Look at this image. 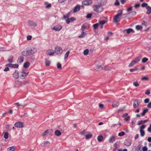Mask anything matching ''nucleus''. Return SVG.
Returning a JSON list of instances; mask_svg holds the SVG:
<instances>
[{
    "label": "nucleus",
    "instance_id": "nucleus-1",
    "mask_svg": "<svg viewBox=\"0 0 151 151\" xmlns=\"http://www.w3.org/2000/svg\"><path fill=\"white\" fill-rule=\"evenodd\" d=\"M37 52V49L34 47H29L23 50L21 53L22 55L24 56H28L35 54Z\"/></svg>",
    "mask_w": 151,
    "mask_h": 151
},
{
    "label": "nucleus",
    "instance_id": "nucleus-2",
    "mask_svg": "<svg viewBox=\"0 0 151 151\" xmlns=\"http://www.w3.org/2000/svg\"><path fill=\"white\" fill-rule=\"evenodd\" d=\"M93 11L97 13H100L103 10V8L100 4L94 5L93 6Z\"/></svg>",
    "mask_w": 151,
    "mask_h": 151
},
{
    "label": "nucleus",
    "instance_id": "nucleus-3",
    "mask_svg": "<svg viewBox=\"0 0 151 151\" xmlns=\"http://www.w3.org/2000/svg\"><path fill=\"white\" fill-rule=\"evenodd\" d=\"M122 11L120 10L119 12L114 16L113 19V22L115 23L119 22L120 19V17L122 15Z\"/></svg>",
    "mask_w": 151,
    "mask_h": 151
},
{
    "label": "nucleus",
    "instance_id": "nucleus-4",
    "mask_svg": "<svg viewBox=\"0 0 151 151\" xmlns=\"http://www.w3.org/2000/svg\"><path fill=\"white\" fill-rule=\"evenodd\" d=\"M54 52L57 55H60L62 54L63 50L61 47L57 46L55 47Z\"/></svg>",
    "mask_w": 151,
    "mask_h": 151
},
{
    "label": "nucleus",
    "instance_id": "nucleus-5",
    "mask_svg": "<svg viewBox=\"0 0 151 151\" xmlns=\"http://www.w3.org/2000/svg\"><path fill=\"white\" fill-rule=\"evenodd\" d=\"M140 60L139 57H137L135 58L130 63L128 66L130 68L132 67L135 64L138 63Z\"/></svg>",
    "mask_w": 151,
    "mask_h": 151
},
{
    "label": "nucleus",
    "instance_id": "nucleus-6",
    "mask_svg": "<svg viewBox=\"0 0 151 151\" xmlns=\"http://www.w3.org/2000/svg\"><path fill=\"white\" fill-rule=\"evenodd\" d=\"M15 127L18 128H22L24 127L23 123L22 122H16L14 124Z\"/></svg>",
    "mask_w": 151,
    "mask_h": 151
},
{
    "label": "nucleus",
    "instance_id": "nucleus-7",
    "mask_svg": "<svg viewBox=\"0 0 151 151\" xmlns=\"http://www.w3.org/2000/svg\"><path fill=\"white\" fill-rule=\"evenodd\" d=\"M92 1L91 0H84L82 2V4L84 5H88L92 4Z\"/></svg>",
    "mask_w": 151,
    "mask_h": 151
},
{
    "label": "nucleus",
    "instance_id": "nucleus-8",
    "mask_svg": "<svg viewBox=\"0 0 151 151\" xmlns=\"http://www.w3.org/2000/svg\"><path fill=\"white\" fill-rule=\"evenodd\" d=\"M65 19L66 20V23L68 24H69L70 22L73 21L75 20V18L74 17H72L69 19L68 17H65Z\"/></svg>",
    "mask_w": 151,
    "mask_h": 151
},
{
    "label": "nucleus",
    "instance_id": "nucleus-9",
    "mask_svg": "<svg viewBox=\"0 0 151 151\" xmlns=\"http://www.w3.org/2000/svg\"><path fill=\"white\" fill-rule=\"evenodd\" d=\"M97 69L98 70H101L104 69L106 70H111V68L110 67L107 68V66H103L102 65H100L98 67Z\"/></svg>",
    "mask_w": 151,
    "mask_h": 151
},
{
    "label": "nucleus",
    "instance_id": "nucleus-10",
    "mask_svg": "<svg viewBox=\"0 0 151 151\" xmlns=\"http://www.w3.org/2000/svg\"><path fill=\"white\" fill-rule=\"evenodd\" d=\"M55 53L54 51L51 49H49L47 51L46 54L49 56H53Z\"/></svg>",
    "mask_w": 151,
    "mask_h": 151
},
{
    "label": "nucleus",
    "instance_id": "nucleus-11",
    "mask_svg": "<svg viewBox=\"0 0 151 151\" xmlns=\"http://www.w3.org/2000/svg\"><path fill=\"white\" fill-rule=\"evenodd\" d=\"M132 141L130 139H126L124 142V144L127 146H129L131 145Z\"/></svg>",
    "mask_w": 151,
    "mask_h": 151
},
{
    "label": "nucleus",
    "instance_id": "nucleus-12",
    "mask_svg": "<svg viewBox=\"0 0 151 151\" xmlns=\"http://www.w3.org/2000/svg\"><path fill=\"white\" fill-rule=\"evenodd\" d=\"M62 28V27L60 25H58L54 26L52 29L56 31H58L61 30Z\"/></svg>",
    "mask_w": 151,
    "mask_h": 151
},
{
    "label": "nucleus",
    "instance_id": "nucleus-13",
    "mask_svg": "<svg viewBox=\"0 0 151 151\" xmlns=\"http://www.w3.org/2000/svg\"><path fill=\"white\" fill-rule=\"evenodd\" d=\"M27 73H26L24 72H20L19 73V77L21 79H24L26 77Z\"/></svg>",
    "mask_w": 151,
    "mask_h": 151
},
{
    "label": "nucleus",
    "instance_id": "nucleus-14",
    "mask_svg": "<svg viewBox=\"0 0 151 151\" xmlns=\"http://www.w3.org/2000/svg\"><path fill=\"white\" fill-rule=\"evenodd\" d=\"M116 139V137L114 135H112L109 137V142L110 143H113L114 142Z\"/></svg>",
    "mask_w": 151,
    "mask_h": 151
},
{
    "label": "nucleus",
    "instance_id": "nucleus-15",
    "mask_svg": "<svg viewBox=\"0 0 151 151\" xmlns=\"http://www.w3.org/2000/svg\"><path fill=\"white\" fill-rule=\"evenodd\" d=\"M86 25H88L86 23L84 24H83L81 28V31H84L85 29H88L89 28V26H87Z\"/></svg>",
    "mask_w": 151,
    "mask_h": 151
},
{
    "label": "nucleus",
    "instance_id": "nucleus-16",
    "mask_svg": "<svg viewBox=\"0 0 151 151\" xmlns=\"http://www.w3.org/2000/svg\"><path fill=\"white\" fill-rule=\"evenodd\" d=\"M133 107L134 108H137L139 106L138 100L137 99L135 100L134 101Z\"/></svg>",
    "mask_w": 151,
    "mask_h": 151
},
{
    "label": "nucleus",
    "instance_id": "nucleus-17",
    "mask_svg": "<svg viewBox=\"0 0 151 151\" xmlns=\"http://www.w3.org/2000/svg\"><path fill=\"white\" fill-rule=\"evenodd\" d=\"M6 66H8L11 68H17L19 66V65L17 64H8L6 65Z\"/></svg>",
    "mask_w": 151,
    "mask_h": 151
},
{
    "label": "nucleus",
    "instance_id": "nucleus-18",
    "mask_svg": "<svg viewBox=\"0 0 151 151\" xmlns=\"http://www.w3.org/2000/svg\"><path fill=\"white\" fill-rule=\"evenodd\" d=\"M19 72L18 71L16 70L15 72L13 74V76L15 78H17L19 77Z\"/></svg>",
    "mask_w": 151,
    "mask_h": 151
},
{
    "label": "nucleus",
    "instance_id": "nucleus-19",
    "mask_svg": "<svg viewBox=\"0 0 151 151\" xmlns=\"http://www.w3.org/2000/svg\"><path fill=\"white\" fill-rule=\"evenodd\" d=\"M124 32H126L127 34H129L131 32H132L133 33L134 32V31L132 28H129L124 30Z\"/></svg>",
    "mask_w": 151,
    "mask_h": 151
},
{
    "label": "nucleus",
    "instance_id": "nucleus-20",
    "mask_svg": "<svg viewBox=\"0 0 151 151\" xmlns=\"http://www.w3.org/2000/svg\"><path fill=\"white\" fill-rule=\"evenodd\" d=\"M87 35V33L85 32L84 31H81V34L79 35L78 37L82 38L85 37Z\"/></svg>",
    "mask_w": 151,
    "mask_h": 151
},
{
    "label": "nucleus",
    "instance_id": "nucleus-21",
    "mask_svg": "<svg viewBox=\"0 0 151 151\" xmlns=\"http://www.w3.org/2000/svg\"><path fill=\"white\" fill-rule=\"evenodd\" d=\"M24 61V58L23 57L21 56L19 57L17 60V62L18 63H21L23 62Z\"/></svg>",
    "mask_w": 151,
    "mask_h": 151
},
{
    "label": "nucleus",
    "instance_id": "nucleus-22",
    "mask_svg": "<svg viewBox=\"0 0 151 151\" xmlns=\"http://www.w3.org/2000/svg\"><path fill=\"white\" fill-rule=\"evenodd\" d=\"M119 105V102L116 101H114L113 102L112 106L113 107L116 108Z\"/></svg>",
    "mask_w": 151,
    "mask_h": 151
},
{
    "label": "nucleus",
    "instance_id": "nucleus-23",
    "mask_svg": "<svg viewBox=\"0 0 151 151\" xmlns=\"http://www.w3.org/2000/svg\"><path fill=\"white\" fill-rule=\"evenodd\" d=\"M80 6H76L73 9V12L75 13L80 10Z\"/></svg>",
    "mask_w": 151,
    "mask_h": 151
},
{
    "label": "nucleus",
    "instance_id": "nucleus-24",
    "mask_svg": "<svg viewBox=\"0 0 151 151\" xmlns=\"http://www.w3.org/2000/svg\"><path fill=\"white\" fill-rule=\"evenodd\" d=\"M16 149V147L14 146H12L9 147L7 149V151H14Z\"/></svg>",
    "mask_w": 151,
    "mask_h": 151
},
{
    "label": "nucleus",
    "instance_id": "nucleus-25",
    "mask_svg": "<svg viewBox=\"0 0 151 151\" xmlns=\"http://www.w3.org/2000/svg\"><path fill=\"white\" fill-rule=\"evenodd\" d=\"M146 9L147 11L146 12V13L147 14H150L151 13V7L148 6L146 7Z\"/></svg>",
    "mask_w": 151,
    "mask_h": 151
},
{
    "label": "nucleus",
    "instance_id": "nucleus-26",
    "mask_svg": "<svg viewBox=\"0 0 151 151\" xmlns=\"http://www.w3.org/2000/svg\"><path fill=\"white\" fill-rule=\"evenodd\" d=\"M28 23L30 25L33 27H35L37 26L36 23L32 21H29Z\"/></svg>",
    "mask_w": 151,
    "mask_h": 151
},
{
    "label": "nucleus",
    "instance_id": "nucleus-27",
    "mask_svg": "<svg viewBox=\"0 0 151 151\" xmlns=\"http://www.w3.org/2000/svg\"><path fill=\"white\" fill-rule=\"evenodd\" d=\"M50 144V142L49 141L44 142L43 143L42 146L46 147L49 146Z\"/></svg>",
    "mask_w": 151,
    "mask_h": 151
},
{
    "label": "nucleus",
    "instance_id": "nucleus-28",
    "mask_svg": "<svg viewBox=\"0 0 151 151\" xmlns=\"http://www.w3.org/2000/svg\"><path fill=\"white\" fill-rule=\"evenodd\" d=\"M55 134L56 136H60L61 134V132L59 130H58L55 131Z\"/></svg>",
    "mask_w": 151,
    "mask_h": 151
},
{
    "label": "nucleus",
    "instance_id": "nucleus-29",
    "mask_svg": "<svg viewBox=\"0 0 151 151\" xmlns=\"http://www.w3.org/2000/svg\"><path fill=\"white\" fill-rule=\"evenodd\" d=\"M50 64V61L48 60L45 59V64L47 66H49Z\"/></svg>",
    "mask_w": 151,
    "mask_h": 151
},
{
    "label": "nucleus",
    "instance_id": "nucleus-30",
    "mask_svg": "<svg viewBox=\"0 0 151 151\" xmlns=\"http://www.w3.org/2000/svg\"><path fill=\"white\" fill-rule=\"evenodd\" d=\"M103 139V137L102 136L99 135L98 137L97 140L99 142H101Z\"/></svg>",
    "mask_w": 151,
    "mask_h": 151
},
{
    "label": "nucleus",
    "instance_id": "nucleus-31",
    "mask_svg": "<svg viewBox=\"0 0 151 151\" xmlns=\"http://www.w3.org/2000/svg\"><path fill=\"white\" fill-rule=\"evenodd\" d=\"M70 51H68L64 55V59H66L68 57V55L70 53Z\"/></svg>",
    "mask_w": 151,
    "mask_h": 151
},
{
    "label": "nucleus",
    "instance_id": "nucleus-32",
    "mask_svg": "<svg viewBox=\"0 0 151 151\" xmlns=\"http://www.w3.org/2000/svg\"><path fill=\"white\" fill-rule=\"evenodd\" d=\"M29 63L28 62H27L24 63L23 66L25 68H27L29 66Z\"/></svg>",
    "mask_w": 151,
    "mask_h": 151
},
{
    "label": "nucleus",
    "instance_id": "nucleus-33",
    "mask_svg": "<svg viewBox=\"0 0 151 151\" xmlns=\"http://www.w3.org/2000/svg\"><path fill=\"white\" fill-rule=\"evenodd\" d=\"M141 80L143 81H148L149 80V78L148 77L144 76L142 77L141 78Z\"/></svg>",
    "mask_w": 151,
    "mask_h": 151
},
{
    "label": "nucleus",
    "instance_id": "nucleus-34",
    "mask_svg": "<svg viewBox=\"0 0 151 151\" xmlns=\"http://www.w3.org/2000/svg\"><path fill=\"white\" fill-rule=\"evenodd\" d=\"M136 150L137 151H141V145H139L137 147Z\"/></svg>",
    "mask_w": 151,
    "mask_h": 151
},
{
    "label": "nucleus",
    "instance_id": "nucleus-35",
    "mask_svg": "<svg viewBox=\"0 0 151 151\" xmlns=\"http://www.w3.org/2000/svg\"><path fill=\"white\" fill-rule=\"evenodd\" d=\"M135 28L137 30H140L142 28V27L141 25H139L136 26Z\"/></svg>",
    "mask_w": 151,
    "mask_h": 151
},
{
    "label": "nucleus",
    "instance_id": "nucleus-36",
    "mask_svg": "<svg viewBox=\"0 0 151 151\" xmlns=\"http://www.w3.org/2000/svg\"><path fill=\"white\" fill-rule=\"evenodd\" d=\"M106 22L105 20L100 21L99 22V24H100L101 25H103L106 23Z\"/></svg>",
    "mask_w": 151,
    "mask_h": 151
},
{
    "label": "nucleus",
    "instance_id": "nucleus-37",
    "mask_svg": "<svg viewBox=\"0 0 151 151\" xmlns=\"http://www.w3.org/2000/svg\"><path fill=\"white\" fill-rule=\"evenodd\" d=\"M148 111V110L147 109H144L141 114L142 116H144L145 113H147Z\"/></svg>",
    "mask_w": 151,
    "mask_h": 151
},
{
    "label": "nucleus",
    "instance_id": "nucleus-38",
    "mask_svg": "<svg viewBox=\"0 0 151 151\" xmlns=\"http://www.w3.org/2000/svg\"><path fill=\"white\" fill-rule=\"evenodd\" d=\"M9 133L8 132H6L4 135V137L5 139H7L8 138Z\"/></svg>",
    "mask_w": 151,
    "mask_h": 151
},
{
    "label": "nucleus",
    "instance_id": "nucleus-39",
    "mask_svg": "<svg viewBox=\"0 0 151 151\" xmlns=\"http://www.w3.org/2000/svg\"><path fill=\"white\" fill-rule=\"evenodd\" d=\"M114 149L113 150L114 151H115L116 150V149L118 148V145L116 143H115L114 144Z\"/></svg>",
    "mask_w": 151,
    "mask_h": 151
},
{
    "label": "nucleus",
    "instance_id": "nucleus-40",
    "mask_svg": "<svg viewBox=\"0 0 151 151\" xmlns=\"http://www.w3.org/2000/svg\"><path fill=\"white\" fill-rule=\"evenodd\" d=\"M148 60V59L146 58H143L142 60V62L144 63L147 62Z\"/></svg>",
    "mask_w": 151,
    "mask_h": 151
},
{
    "label": "nucleus",
    "instance_id": "nucleus-41",
    "mask_svg": "<svg viewBox=\"0 0 151 151\" xmlns=\"http://www.w3.org/2000/svg\"><path fill=\"white\" fill-rule=\"evenodd\" d=\"M140 135L141 137H143L145 134V132L144 130H140Z\"/></svg>",
    "mask_w": 151,
    "mask_h": 151
},
{
    "label": "nucleus",
    "instance_id": "nucleus-42",
    "mask_svg": "<svg viewBox=\"0 0 151 151\" xmlns=\"http://www.w3.org/2000/svg\"><path fill=\"white\" fill-rule=\"evenodd\" d=\"M133 85L135 87H137L139 86V84L138 83V82L137 81H135L133 83Z\"/></svg>",
    "mask_w": 151,
    "mask_h": 151
},
{
    "label": "nucleus",
    "instance_id": "nucleus-43",
    "mask_svg": "<svg viewBox=\"0 0 151 151\" xmlns=\"http://www.w3.org/2000/svg\"><path fill=\"white\" fill-rule=\"evenodd\" d=\"M27 106V104H21L20 106V107L19 108L20 109H23L24 107Z\"/></svg>",
    "mask_w": 151,
    "mask_h": 151
},
{
    "label": "nucleus",
    "instance_id": "nucleus-44",
    "mask_svg": "<svg viewBox=\"0 0 151 151\" xmlns=\"http://www.w3.org/2000/svg\"><path fill=\"white\" fill-rule=\"evenodd\" d=\"M92 136V135L91 134H88L85 136V138L86 139H88L91 138Z\"/></svg>",
    "mask_w": 151,
    "mask_h": 151
},
{
    "label": "nucleus",
    "instance_id": "nucleus-45",
    "mask_svg": "<svg viewBox=\"0 0 151 151\" xmlns=\"http://www.w3.org/2000/svg\"><path fill=\"white\" fill-rule=\"evenodd\" d=\"M15 83L16 84H17L16 86H19L21 84V83L19 81H18L16 80L15 81Z\"/></svg>",
    "mask_w": 151,
    "mask_h": 151
},
{
    "label": "nucleus",
    "instance_id": "nucleus-46",
    "mask_svg": "<svg viewBox=\"0 0 151 151\" xmlns=\"http://www.w3.org/2000/svg\"><path fill=\"white\" fill-rule=\"evenodd\" d=\"M88 49L85 50L83 52L84 54L85 55H87L88 54Z\"/></svg>",
    "mask_w": 151,
    "mask_h": 151
},
{
    "label": "nucleus",
    "instance_id": "nucleus-47",
    "mask_svg": "<svg viewBox=\"0 0 151 151\" xmlns=\"http://www.w3.org/2000/svg\"><path fill=\"white\" fill-rule=\"evenodd\" d=\"M49 130H46L42 134V136H45L46 135L47 133H48Z\"/></svg>",
    "mask_w": 151,
    "mask_h": 151
},
{
    "label": "nucleus",
    "instance_id": "nucleus-48",
    "mask_svg": "<svg viewBox=\"0 0 151 151\" xmlns=\"http://www.w3.org/2000/svg\"><path fill=\"white\" fill-rule=\"evenodd\" d=\"M57 67L58 69H61V64L59 63H58L57 64Z\"/></svg>",
    "mask_w": 151,
    "mask_h": 151
},
{
    "label": "nucleus",
    "instance_id": "nucleus-49",
    "mask_svg": "<svg viewBox=\"0 0 151 151\" xmlns=\"http://www.w3.org/2000/svg\"><path fill=\"white\" fill-rule=\"evenodd\" d=\"M99 25V24L98 23L93 24V26L94 29H96L98 27Z\"/></svg>",
    "mask_w": 151,
    "mask_h": 151
},
{
    "label": "nucleus",
    "instance_id": "nucleus-50",
    "mask_svg": "<svg viewBox=\"0 0 151 151\" xmlns=\"http://www.w3.org/2000/svg\"><path fill=\"white\" fill-rule=\"evenodd\" d=\"M125 134V133L123 132H120L119 133L118 135L119 136H124Z\"/></svg>",
    "mask_w": 151,
    "mask_h": 151
},
{
    "label": "nucleus",
    "instance_id": "nucleus-51",
    "mask_svg": "<svg viewBox=\"0 0 151 151\" xmlns=\"http://www.w3.org/2000/svg\"><path fill=\"white\" fill-rule=\"evenodd\" d=\"M138 69L135 68L133 69H130V72H132L134 71H137L138 70Z\"/></svg>",
    "mask_w": 151,
    "mask_h": 151
},
{
    "label": "nucleus",
    "instance_id": "nucleus-52",
    "mask_svg": "<svg viewBox=\"0 0 151 151\" xmlns=\"http://www.w3.org/2000/svg\"><path fill=\"white\" fill-rule=\"evenodd\" d=\"M13 57H11L8 60V61L10 63H12L13 62Z\"/></svg>",
    "mask_w": 151,
    "mask_h": 151
},
{
    "label": "nucleus",
    "instance_id": "nucleus-53",
    "mask_svg": "<svg viewBox=\"0 0 151 151\" xmlns=\"http://www.w3.org/2000/svg\"><path fill=\"white\" fill-rule=\"evenodd\" d=\"M142 24L144 25L145 27H146L147 26V23L144 21H143L142 23Z\"/></svg>",
    "mask_w": 151,
    "mask_h": 151
},
{
    "label": "nucleus",
    "instance_id": "nucleus-54",
    "mask_svg": "<svg viewBox=\"0 0 151 151\" xmlns=\"http://www.w3.org/2000/svg\"><path fill=\"white\" fill-rule=\"evenodd\" d=\"M132 7L130 6L126 9L127 12H129L131 11L132 10Z\"/></svg>",
    "mask_w": 151,
    "mask_h": 151
},
{
    "label": "nucleus",
    "instance_id": "nucleus-55",
    "mask_svg": "<svg viewBox=\"0 0 151 151\" xmlns=\"http://www.w3.org/2000/svg\"><path fill=\"white\" fill-rule=\"evenodd\" d=\"M145 127V125H142L140 127V130H143V129H144Z\"/></svg>",
    "mask_w": 151,
    "mask_h": 151
},
{
    "label": "nucleus",
    "instance_id": "nucleus-56",
    "mask_svg": "<svg viewBox=\"0 0 151 151\" xmlns=\"http://www.w3.org/2000/svg\"><path fill=\"white\" fill-rule=\"evenodd\" d=\"M147 5V3H143L141 5V6L143 7H146V8L147 6H148Z\"/></svg>",
    "mask_w": 151,
    "mask_h": 151
},
{
    "label": "nucleus",
    "instance_id": "nucleus-57",
    "mask_svg": "<svg viewBox=\"0 0 151 151\" xmlns=\"http://www.w3.org/2000/svg\"><path fill=\"white\" fill-rule=\"evenodd\" d=\"M150 90H149V89H147V90H146L145 92V94H146L149 95L150 94Z\"/></svg>",
    "mask_w": 151,
    "mask_h": 151
},
{
    "label": "nucleus",
    "instance_id": "nucleus-58",
    "mask_svg": "<svg viewBox=\"0 0 151 151\" xmlns=\"http://www.w3.org/2000/svg\"><path fill=\"white\" fill-rule=\"evenodd\" d=\"M112 33L111 32H109L108 33L107 36L109 37H110L112 35Z\"/></svg>",
    "mask_w": 151,
    "mask_h": 151
},
{
    "label": "nucleus",
    "instance_id": "nucleus-59",
    "mask_svg": "<svg viewBox=\"0 0 151 151\" xmlns=\"http://www.w3.org/2000/svg\"><path fill=\"white\" fill-rule=\"evenodd\" d=\"M32 37L31 35H28L27 37V40H30L32 39Z\"/></svg>",
    "mask_w": 151,
    "mask_h": 151
},
{
    "label": "nucleus",
    "instance_id": "nucleus-60",
    "mask_svg": "<svg viewBox=\"0 0 151 151\" xmlns=\"http://www.w3.org/2000/svg\"><path fill=\"white\" fill-rule=\"evenodd\" d=\"M102 0H97V2L98 3V4H100V5H102Z\"/></svg>",
    "mask_w": 151,
    "mask_h": 151
},
{
    "label": "nucleus",
    "instance_id": "nucleus-61",
    "mask_svg": "<svg viewBox=\"0 0 151 151\" xmlns=\"http://www.w3.org/2000/svg\"><path fill=\"white\" fill-rule=\"evenodd\" d=\"M102 0H97V2L98 3V4H100V5H102Z\"/></svg>",
    "mask_w": 151,
    "mask_h": 151
},
{
    "label": "nucleus",
    "instance_id": "nucleus-62",
    "mask_svg": "<svg viewBox=\"0 0 151 151\" xmlns=\"http://www.w3.org/2000/svg\"><path fill=\"white\" fill-rule=\"evenodd\" d=\"M51 4H47V5H46V8L47 9H48L50 8L51 7Z\"/></svg>",
    "mask_w": 151,
    "mask_h": 151
},
{
    "label": "nucleus",
    "instance_id": "nucleus-63",
    "mask_svg": "<svg viewBox=\"0 0 151 151\" xmlns=\"http://www.w3.org/2000/svg\"><path fill=\"white\" fill-rule=\"evenodd\" d=\"M92 16V14H89L87 15L86 16V18H89L91 17Z\"/></svg>",
    "mask_w": 151,
    "mask_h": 151
},
{
    "label": "nucleus",
    "instance_id": "nucleus-64",
    "mask_svg": "<svg viewBox=\"0 0 151 151\" xmlns=\"http://www.w3.org/2000/svg\"><path fill=\"white\" fill-rule=\"evenodd\" d=\"M143 151H147V148L146 146L142 148Z\"/></svg>",
    "mask_w": 151,
    "mask_h": 151
}]
</instances>
